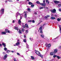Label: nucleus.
Returning <instances> with one entry per match:
<instances>
[{
	"label": "nucleus",
	"mask_w": 61,
	"mask_h": 61,
	"mask_svg": "<svg viewBox=\"0 0 61 61\" xmlns=\"http://www.w3.org/2000/svg\"><path fill=\"white\" fill-rule=\"evenodd\" d=\"M59 48H61V46H60L59 47Z\"/></svg>",
	"instance_id": "62"
},
{
	"label": "nucleus",
	"mask_w": 61,
	"mask_h": 61,
	"mask_svg": "<svg viewBox=\"0 0 61 61\" xmlns=\"http://www.w3.org/2000/svg\"><path fill=\"white\" fill-rule=\"evenodd\" d=\"M24 38H25V37H26V36H25V35H24Z\"/></svg>",
	"instance_id": "60"
},
{
	"label": "nucleus",
	"mask_w": 61,
	"mask_h": 61,
	"mask_svg": "<svg viewBox=\"0 0 61 61\" xmlns=\"http://www.w3.org/2000/svg\"><path fill=\"white\" fill-rule=\"evenodd\" d=\"M57 58L58 59H59L60 58V56H57Z\"/></svg>",
	"instance_id": "30"
},
{
	"label": "nucleus",
	"mask_w": 61,
	"mask_h": 61,
	"mask_svg": "<svg viewBox=\"0 0 61 61\" xmlns=\"http://www.w3.org/2000/svg\"><path fill=\"white\" fill-rule=\"evenodd\" d=\"M51 16L52 17H53V14H52L51 15Z\"/></svg>",
	"instance_id": "61"
},
{
	"label": "nucleus",
	"mask_w": 61,
	"mask_h": 61,
	"mask_svg": "<svg viewBox=\"0 0 61 61\" xmlns=\"http://www.w3.org/2000/svg\"><path fill=\"white\" fill-rule=\"evenodd\" d=\"M4 50L5 51H7V48L5 47V48H4Z\"/></svg>",
	"instance_id": "25"
},
{
	"label": "nucleus",
	"mask_w": 61,
	"mask_h": 61,
	"mask_svg": "<svg viewBox=\"0 0 61 61\" xmlns=\"http://www.w3.org/2000/svg\"><path fill=\"white\" fill-rule=\"evenodd\" d=\"M54 2L55 3H59V1H57L56 0H55L54 1Z\"/></svg>",
	"instance_id": "18"
},
{
	"label": "nucleus",
	"mask_w": 61,
	"mask_h": 61,
	"mask_svg": "<svg viewBox=\"0 0 61 61\" xmlns=\"http://www.w3.org/2000/svg\"><path fill=\"white\" fill-rule=\"evenodd\" d=\"M34 7V5L33 4H32L31 5V7H32V8H33Z\"/></svg>",
	"instance_id": "29"
},
{
	"label": "nucleus",
	"mask_w": 61,
	"mask_h": 61,
	"mask_svg": "<svg viewBox=\"0 0 61 61\" xmlns=\"http://www.w3.org/2000/svg\"><path fill=\"white\" fill-rule=\"evenodd\" d=\"M40 5L42 6H45L46 5V4L45 3H41L40 4Z\"/></svg>",
	"instance_id": "9"
},
{
	"label": "nucleus",
	"mask_w": 61,
	"mask_h": 61,
	"mask_svg": "<svg viewBox=\"0 0 61 61\" xmlns=\"http://www.w3.org/2000/svg\"><path fill=\"white\" fill-rule=\"evenodd\" d=\"M3 54H5V52H3Z\"/></svg>",
	"instance_id": "64"
},
{
	"label": "nucleus",
	"mask_w": 61,
	"mask_h": 61,
	"mask_svg": "<svg viewBox=\"0 0 61 61\" xmlns=\"http://www.w3.org/2000/svg\"><path fill=\"white\" fill-rule=\"evenodd\" d=\"M59 27L60 28V32L61 33V25H59Z\"/></svg>",
	"instance_id": "13"
},
{
	"label": "nucleus",
	"mask_w": 61,
	"mask_h": 61,
	"mask_svg": "<svg viewBox=\"0 0 61 61\" xmlns=\"http://www.w3.org/2000/svg\"><path fill=\"white\" fill-rule=\"evenodd\" d=\"M28 11H29V12H30V11H31V9H30L29 8H28L27 9Z\"/></svg>",
	"instance_id": "24"
},
{
	"label": "nucleus",
	"mask_w": 61,
	"mask_h": 61,
	"mask_svg": "<svg viewBox=\"0 0 61 61\" xmlns=\"http://www.w3.org/2000/svg\"><path fill=\"white\" fill-rule=\"evenodd\" d=\"M43 3H45V0H43Z\"/></svg>",
	"instance_id": "58"
},
{
	"label": "nucleus",
	"mask_w": 61,
	"mask_h": 61,
	"mask_svg": "<svg viewBox=\"0 0 61 61\" xmlns=\"http://www.w3.org/2000/svg\"><path fill=\"white\" fill-rule=\"evenodd\" d=\"M8 1L9 2H13V1L11 0H9Z\"/></svg>",
	"instance_id": "45"
},
{
	"label": "nucleus",
	"mask_w": 61,
	"mask_h": 61,
	"mask_svg": "<svg viewBox=\"0 0 61 61\" xmlns=\"http://www.w3.org/2000/svg\"><path fill=\"white\" fill-rule=\"evenodd\" d=\"M14 61H17V60H16V59H15V58H14Z\"/></svg>",
	"instance_id": "47"
},
{
	"label": "nucleus",
	"mask_w": 61,
	"mask_h": 61,
	"mask_svg": "<svg viewBox=\"0 0 61 61\" xmlns=\"http://www.w3.org/2000/svg\"><path fill=\"white\" fill-rule=\"evenodd\" d=\"M29 5H32V3H31V2H29Z\"/></svg>",
	"instance_id": "26"
},
{
	"label": "nucleus",
	"mask_w": 61,
	"mask_h": 61,
	"mask_svg": "<svg viewBox=\"0 0 61 61\" xmlns=\"http://www.w3.org/2000/svg\"><path fill=\"white\" fill-rule=\"evenodd\" d=\"M19 24H20L21 23V20H19L18 21V22Z\"/></svg>",
	"instance_id": "19"
},
{
	"label": "nucleus",
	"mask_w": 61,
	"mask_h": 61,
	"mask_svg": "<svg viewBox=\"0 0 61 61\" xmlns=\"http://www.w3.org/2000/svg\"><path fill=\"white\" fill-rule=\"evenodd\" d=\"M6 32L5 31V32H4V31H3V32H2L1 33V35H6Z\"/></svg>",
	"instance_id": "8"
},
{
	"label": "nucleus",
	"mask_w": 61,
	"mask_h": 61,
	"mask_svg": "<svg viewBox=\"0 0 61 61\" xmlns=\"http://www.w3.org/2000/svg\"><path fill=\"white\" fill-rule=\"evenodd\" d=\"M41 41V40H40V41H39V42H40Z\"/></svg>",
	"instance_id": "63"
},
{
	"label": "nucleus",
	"mask_w": 61,
	"mask_h": 61,
	"mask_svg": "<svg viewBox=\"0 0 61 61\" xmlns=\"http://www.w3.org/2000/svg\"><path fill=\"white\" fill-rule=\"evenodd\" d=\"M46 2L47 4H48L49 3V1H48V0H46Z\"/></svg>",
	"instance_id": "21"
},
{
	"label": "nucleus",
	"mask_w": 61,
	"mask_h": 61,
	"mask_svg": "<svg viewBox=\"0 0 61 61\" xmlns=\"http://www.w3.org/2000/svg\"><path fill=\"white\" fill-rule=\"evenodd\" d=\"M35 15H37V13H36V12L35 13Z\"/></svg>",
	"instance_id": "59"
},
{
	"label": "nucleus",
	"mask_w": 61,
	"mask_h": 61,
	"mask_svg": "<svg viewBox=\"0 0 61 61\" xmlns=\"http://www.w3.org/2000/svg\"><path fill=\"white\" fill-rule=\"evenodd\" d=\"M23 41H24V42H26V39H24L23 40Z\"/></svg>",
	"instance_id": "35"
},
{
	"label": "nucleus",
	"mask_w": 61,
	"mask_h": 61,
	"mask_svg": "<svg viewBox=\"0 0 61 61\" xmlns=\"http://www.w3.org/2000/svg\"><path fill=\"white\" fill-rule=\"evenodd\" d=\"M30 40H31L32 41L33 40V38H30Z\"/></svg>",
	"instance_id": "32"
},
{
	"label": "nucleus",
	"mask_w": 61,
	"mask_h": 61,
	"mask_svg": "<svg viewBox=\"0 0 61 61\" xmlns=\"http://www.w3.org/2000/svg\"><path fill=\"white\" fill-rule=\"evenodd\" d=\"M24 13L25 14L24 15V17H25V18H26V14H27V12H24Z\"/></svg>",
	"instance_id": "6"
},
{
	"label": "nucleus",
	"mask_w": 61,
	"mask_h": 61,
	"mask_svg": "<svg viewBox=\"0 0 61 61\" xmlns=\"http://www.w3.org/2000/svg\"><path fill=\"white\" fill-rule=\"evenodd\" d=\"M7 57V54H6L4 57V59H5Z\"/></svg>",
	"instance_id": "7"
},
{
	"label": "nucleus",
	"mask_w": 61,
	"mask_h": 61,
	"mask_svg": "<svg viewBox=\"0 0 61 61\" xmlns=\"http://www.w3.org/2000/svg\"><path fill=\"white\" fill-rule=\"evenodd\" d=\"M15 30H18V28L17 27H15Z\"/></svg>",
	"instance_id": "31"
},
{
	"label": "nucleus",
	"mask_w": 61,
	"mask_h": 61,
	"mask_svg": "<svg viewBox=\"0 0 61 61\" xmlns=\"http://www.w3.org/2000/svg\"><path fill=\"white\" fill-rule=\"evenodd\" d=\"M42 26H41L39 29V30L40 31V33H41V34H43V31H42Z\"/></svg>",
	"instance_id": "3"
},
{
	"label": "nucleus",
	"mask_w": 61,
	"mask_h": 61,
	"mask_svg": "<svg viewBox=\"0 0 61 61\" xmlns=\"http://www.w3.org/2000/svg\"><path fill=\"white\" fill-rule=\"evenodd\" d=\"M9 52H10V51L9 50L7 51H6V53H9Z\"/></svg>",
	"instance_id": "33"
},
{
	"label": "nucleus",
	"mask_w": 61,
	"mask_h": 61,
	"mask_svg": "<svg viewBox=\"0 0 61 61\" xmlns=\"http://www.w3.org/2000/svg\"><path fill=\"white\" fill-rule=\"evenodd\" d=\"M17 42H19V40H18L17 41Z\"/></svg>",
	"instance_id": "57"
},
{
	"label": "nucleus",
	"mask_w": 61,
	"mask_h": 61,
	"mask_svg": "<svg viewBox=\"0 0 61 61\" xmlns=\"http://www.w3.org/2000/svg\"><path fill=\"white\" fill-rule=\"evenodd\" d=\"M32 22L33 23H35V20H32Z\"/></svg>",
	"instance_id": "44"
},
{
	"label": "nucleus",
	"mask_w": 61,
	"mask_h": 61,
	"mask_svg": "<svg viewBox=\"0 0 61 61\" xmlns=\"http://www.w3.org/2000/svg\"><path fill=\"white\" fill-rule=\"evenodd\" d=\"M35 52L36 54V55H37L38 56H39V55H40V52H39V51L35 50Z\"/></svg>",
	"instance_id": "4"
},
{
	"label": "nucleus",
	"mask_w": 61,
	"mask_h": 61,
	"mask_svg": "<svg viewBox=\"0 0 61 61\" xmlns=\"http://www.w3.org/2000/svg\"><path fill=\"white\" fill-rule=\"evenodd\" d=\"M39 56H41V57H43V56L42 55H39Z\"/></svg>",
	"instance_id": "42"
},
{
	"label": "nucleus",
	"mask_w": 61,
	"mask_h": 61,
	"mask_svg": "<svg viewBox=\"0 0 61 61\" xmlns=\"http://www.w3.org/2000/svg\"><path fill=\"white\" fill-rule=\"evenodd\" d=\"M36 3L37 4H40V2H39V1H38L36 2Z\"/></svg>",
	"instance_id": "36"
},
{
	"label": "nucleus",
	"mask_w": 61,
	"mask_h": 61,
	"mask_svg": "<svg viewBox=\"0 0 61 61\" xmlns=\"http://www.w3.org/2000/svg\"><path fill=\"white\" fill-rule=\"evenodd\" d=\"M51 11L52 13H55L56 12V9H54L53 10H51Z\"/></svg>",
	"instance_id": "2"
},
{
	"label": "nucleus",
	"mask_w": 61,
	"mask_h": 61,
	"mask_svg": "<svg viewBox=\"0 0 61 61\" xmlns=\"http://www.w3.org/2000/svg\"><path fill=\"white\" fill-rule=\"evenodd\" d=\"M25 32L27 33H28V31L27 30H26L25 31Z\"/></svg>",
	"instance_id": "51"
},
{
	"label": "nucleus",
	"mask_w": 61,
	"mask_h": 61,
	"mask_svg": "<svg viewBox=\"0 0 61 61\" xmlns=\"http://www.w3.org/2000/svg\"><path fill=\"white\" fill-rule=\"evenodd\" d=\"M40 36L42 38H43L44 37V35L43 34L41 35Z\"/></svg>",
	"instance_id": "14"
},
{
	"label": "nucleus",
	"mask_w": 61,
	"mask_h": 61,
	"mask_svg": "<svg viewBox=\"0 0 61 61\" xmlns=\"http://www.w3.org/2000/svg\"><path fill=\"white\" fill-rule=\"evenodd\" d=\"M48 47H50L51 46V44H49L48 45H47Z\"/></svg>",
	"instance_id": "27"
},
{
	"label": "nucleus",
	"mask_w": 61,
	"mask_h": 61,
	"mask_svg": "<svg viewBox=\"0 0 61 61\" xmlns=\"http://www.w3.org/2000/svg\"><path fill=\"white\" fill-rule=\"evenodd\" d=\"M17 54L18 56H20V54L18 53H17Z\"/></svg>",
	"instance_id": "39"
},
{
	"label": "nucleus",
	"mask_w": 61,
	"mask_h": 61,
	"mask_svg": "<svg viewBox=\"0 0 61 61\" xmlns=\"http://www.w3.org/2000/svg\"><path fill=\"white\" fill-rule=\"evenodd\" d=\"M44 8L43 7H41L39 9H43Z\"/></svg>",
	"instance_id": "37"
},
{
	"label": "nucleus",
	"mask_w": 61,
	"mask_h": 61,
	"mask_svg": "<svg viewBox=\"0 0 61 61\" xmlns=\"http://www.w3.org/2000/svg\"><path fill=\"white\" fill-rule=\"evenodd\" d=\"M5 32H6V33H10L11 31L8 30L6 29L5 31Z\"/></svg>",
	"instance_id": "5"
},
{
	"label": "nucleus",
	"mask_w": 61,
	"mask_h": 61,
	"mask_svg": "<svg viewBox=\"0 0 61 61\" xmlns=\"http://www.w3.org/2000/svg\"><path fill=\"white\" fill-rule=\"evenodd\" d=\"M16 17H17V16H18V15H20V14L18 13V12H17V13H16Z\"/></svg>",
	"instance_id": "10"
},
{
	"label": "nucleus",
	"mask_w": 61,
	"mask_h": 61,
	"mask_svg": "<svg viewBox=\"0 0 61 61\" xmlns=\"http://www.w3.org/2000/svg\"><path fill=\"white\" fill-rule=\"evenodd\" d=\"M19 34H21V33H22V31H21V30H19Z\"/></svg>",
	"instance_id": "22"
},
{
	"label": "nucleus",
	"mask_w": 61,
	"mask_h": 61,
	"mask_svg": "<svg viewBox=\"0 0 61 61\" xmlns=\"http://www.w3.org/2000/svg\"><path fill=\"white\" fill-rule=\"evenodd\" d=\"M14 51H11V52H12V53H14Z\"/></svg>",
	"instance_id": "52"
},
{
	"label": "nucleus",
	"mask_w": 61,
	"mask_h": 61,
	"mask_svg": "<svg viewBox=\"0 0 61 61\" xmlns=\"http://www.w3.org/2000/svg\"><path fill=\"white\" fill-rule=\"evenodd\" d=\"M16 46L19 45H20V43L19 42H17V43H16Z\"/></svg>",
	"instance_id": "17"
},
{
	"label": "nucleus",
	"mask_w": 61,
	"mask_h": 61,
	"mask_svg": "<svg viewBox=\"0 0 61 61\" xmlns=\"http://www.w3.org/2000/svg\"><path fill=\"white\" fill-rule=\"evenodd\" d=\"M57 57V56L56 55H54L53 56V57L54 58H55V57Z\"/></svg>",
	"instance_id": "34"
},
{
	"label": "nucleus",
	"mask_w": 61,
	"mask_h": 61,
	"mask_svg": "<svg viewBox=\"0 0 61 61\" xmlns=\"http://www.w3.org/2000/svg\"><path fill=\"white\" fill-rule=\"evenodd\" d=\"M22 31L23 32L24 31V29H22Z\"/></svg>",
	"instance_id": "46"
},
{
	"label": "nucleus",
	"mask_w": 61,
	"mask_h": 61,
	"mask_svg": "<svg viewBox=\"0 0 61 61\" xmlns=\"http://www.w3.org/2000/svg\"><path fill=\"white\" fill-rule=\"evenodd\" d=\"M51 19L52 20H54L56 19V18H55V17H51Z\"/></svg>",
	"instance_id": "15"
},
{
	"label": "nucleus",
	"mask_w": 61,
	"mask_h": 61,
	"mask_svg": "<svg viewBox=\"0 0 61 61\" xmlns=\"http://www.w3.org/2000/svg\"><path fill=\"white\" fill-rule=\"evenodd\" d=\"M22 17L21 16H20V20H21L22 19Z\"/></svg>",
	"instance_id": "48"
},
{
	"label": "nucleus",
	"mask_w": 61,
	"mask_h": 61,
	"mask_svg": "<svg viewBox=\"0 0 61 61\" xmlns=\"http://www.w3.org/2000/svg\"><path fill=\"white\" fill-rule=\"evenodd\" d=\"M54 53H57V50L56 49H55L54 50Z\"/></svg>",
	"instance_id": "12"
},
{
	"label": "nucleus",
	"mask_w": 61,
	"mask_h": 61,
	"mask_svg": "<svg viewBox=\"0 0 61 61\" xmlns=\"http://www.w3.org/2000/svg\"><path fill=\"white\" fill-rule=\"evenodd\" d=\"M57 38V37L56 38H55L54 39H53V41H54V42H55V39H56Z\"/></svg>",
	"instance_id": "38"
},
{
	"label": "nucleus",
	"mask_w": 61,
	"mask_h": 61,
	"mask_svg": "<svg viewBox=\"0 0 61 61\" xmlns=\"http://www.w3.org/2000/svg\"><path fill=\"white\" fill-rule=\"evenodd\" d=\"M23 28H25V26L24 25L23 26Z\"/></svg>",
	"instance_id": "53"
},
{
	"label": "nucleus",
	"mask_w": 61,
	"mask_h": 61,
	"mask_svg": "<svg viewBox=\"0 0 61 61\" xmlns=\"http://www.w3.org/2000/svg\"><path fill=\"white\" fill-rule=\"evenodd\" d=\"M4 10H5V9H2L0 10V14L1 15L4 14Z\"/></svg>",
	"instance_id": "1"
},
{
	"label": "nucleus",
	"mask_w": 61,
	"mask_h": 61,
	"mask_svg": "<svg viewBox=\"0 0 61 61\" xmlns=\"http://www.w3.org/2000/svg\"><path fill=\"white\" fill-rule=\"evenodd\" d=\"M2 45L3 46H4V47H6V45H5V44L3 43H2Z\"/></svg>",
	"instance_id": "16"
},
{
	"label": "nucleus",
	"mask_w": 61,
	"mask_h": 61,
	"mask_svg": "<svg viewBox=\"0 0 61 61\" xmlns=\"http://www.w3.org/2000/svg\"><path fill=\"white\" fill-rule=\"evenodd\" d=\"M32 22V20H29L28 21V22Z\"/></svg>",
	"instance_id": "43"
},
{
	"label": "nucleus",
	"mask_w": 61,
	"mask_h": 61,
	"mask_svg": "<svg viewBox=\"0 0 61 61\" xmlns=\"http://www.w3.org/2000/svg\"><path fill=\"white\" fill-rule=\"evenodd\" d=\"M26 45L27 46V48H29V46H28V44H26Z\"/></svg>",
	"instance_id": "28"
},
{
	"label": "nucleus",
	"mask_w": 61,
	"mask_h": 61,
	"mask_svg": "<svg viewBox=\"0 0 61 61\" xmlns=\"http://www.w3.org/2000/svg\"><path fill=\"white\" fill-rule=\"evenodd\" d=\"M47 17H50V16H49V15H47Z\"/></svg>",
	"instance_id": "50"
},
{
	"label": "nucleus",
	"mask_w": 61,
	"mask_h": 61,
	"mask_svg": "<svg viewBox=\"0 0 61 61\" xmlns=\"http://www.w3.org/2000/svg\"><path fill=\"white\" fill-rule=\"evenodd\" d=\"M59 11H60V12H61V9H59Z\"/></svg>",
	"instance_id": "49"
},
{
	"label": "nucleus",
	"mask_w": 61,
	"mask_h": 61,
	"mask_svg": "<svg viewBox=\"0 0 61 61\" xmlns=\"http://www.w3.org/2000/svg\"><path fill=\"white\" fill-rule=\"evenodd\" d=\"M55 53L54 52H51L50 53V55L51 56H53Z\"/></svg>",
	"instance_id": "11"
},
{
	"label": "nucleus",
	"mask_w": 61,
	"mask_h": 61,
	"mask_svg": "<svg viewBox=\"0 0 61 61\" xmlns=\"http://www.w3.org/2000/svg\"><path fill=\"white\" fill-rule=\"evenodd\" d=\"M2 46V45L0 43V46Z\"/></svg>",
	"instance_id": "56"
},
{
	"label": "nucleus",
	"mask_w": 61,
	"mask_h": 61,
	"mask_svg": "<svg viewBox=\"0 0 61 61\" xmlns=\"http://www.w3.org/2000/svg\"><path fill=\"white\" fill-rule=\"evenodd\" d=\"M31 59L32 60L34 59H35V58H34V57L33 56H31Z\"/></svg>",
	"instance_id": "20"
},
{
	"label": "nucleus",
	"mask_w": 61,
	"mask_h": 61,
	"mask_svg": "<svg viewBox=\"0 0 61 61\" xmlns=\"http://www.w3.org/2000/svg\"><path fill=\"white\" fill-rule=\"evenodd\" d=\"M25 26H26V27H28V25H27L26 24L25 25Z\"/></svg>",
	"instance_id": "40"
},
{
	"label": "nucleus",
	"mask_w": 61,
	"mask_h": 61,
	"mask_svg": "<svg viewBox=\"0 0 61 61\" xmlns=\"http://www.w3.org/2000/svg\"><path fill=\"white\" fill-rule=\"evenodd\" d=\"M57 20L58 21H60V19L59 18Z\"/></svg>",
	"instance_id": "41"
},
{
	"label": "nucleus",
	"mask_w": 61,
	"mask_h": 61,
	"mask_svg": "<svg viewBox=\"0 0 61 61\" xmlns=\"http://www.w3.org/2000/svg\"><path fill=\"white\" fill-rule=\"evenodd\" d=\"M61 4H59V5H58L57 6V7H61Z\"/></svg>",
	"instance_id": "23"
},
{
	"label": "nucleus",
	"mask_w": 61,
	"mask_h": 61,
	"mask_svg": "<svg viewBox=\"0 0 61 61\" xmlns=\"http://www.w3.org/2000/svg\"><path fill=\"white\" fill-rule=\"evenodd\" d=\"M15 22V20H13V21L12 22H13V23H14V22Z\"/></svg>",
	"instance_id": "54"
},
{
	"label": "nucleus",
	"mask_w": 61,
	"mask_h": 61,
	"mask_svg": "<svg viewBox=\"0 0 61 61\" xmlns=\"http://www.w3.org/2000/svg\"><path fill=\"white\" fill-rule=\"evenodd\" d=\"M47 16H45V18H47Z\"/></svg>",
	"instance_id": "55"
}]
</instances>
